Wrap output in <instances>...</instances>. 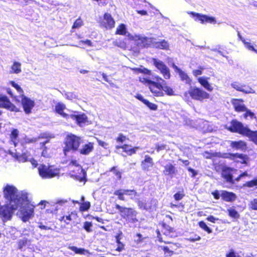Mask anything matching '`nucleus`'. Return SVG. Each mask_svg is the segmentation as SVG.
I'll return each mask as SVG.
<instances>
[{
    "label": "nucleus",
    "instance_id": "8fccbe9b",
    "mask_svg": "<svg viewBox=\"0 0 257 257\" xmlns=\"http://www.w3.org/2000/svg\"><path fill=\"white\" fill-rule=\"evenodd\" d=\"M257 186V179L247 182L244 185V187H253Z\"/></svg>",
    "mask_w": 257,
    "mask_h": 257
},
{
    "label": "nucleus",
    "instance_id": "f704fd0d",
    "mask_svg": "<svg viewBox=\"0 0 257 257\" xmlns=\"http://www.w3.org/2000/svg\"><path fill=\"white\" fill-rule=\"evenodd\" d=\"M19 161H22V162H26V161H30L32 164V165L34 167H36L37 165V161H35L34 159L33 158H28V157L27 156V155L24 154L23 155H22V156H21L19 158H18Z\"/></svg>",
    "mask_w": 257,
    "mask_h": 257
},
{
    "label": "nucleus",
    "instance_id": "412c9836",
    "mask_svg": "<svg viewBox=\"0 0 257 257\" xmlns=\"http://www.w3.org/2000/svg\"><path fill=\"white\" fill-rule=\"evenodd\" d=\"M177 170L174 165L171 163H168L164 166V170L163 171L164 174L166 176H169L172 178L176 175Z\"/></svg>",
    "mask_w": 257,
    "mask_h": 257
},
{
    "label": "nucleus",
    "instance_id": "c756f323",
    "mask_svg": "<svg viewBox=\"0 0 257 257\" xmlns=\"http://www.w3.org/2000/svg\"><path fill=\"white\" fill-rule=\"evenodd\" d=\"M19 132L17 129H13L10 135L11 143L16 147L19 142L18 136Z\"/></svg>",
    "mask_w": 257,
    "mask_h": 257
},
{
    "label": "nucleus",
    "instance_id": "473e14b6",
    "mask_svg": "<svg viewBox=\"0 0 257 257\" xmlns=\"http://www.w3.org/2000/svg\"><path fill=\"white\" fill-rule=\"evenodd\" d=\"M152 46L156 47L157 48L162 49H167L169 48V44L168 43L165 41V40H162L160 42H157L155 43L154 41H153V44Z\"/></svg>",
    "mask_w": 257,
    "mask_h": 257
},
{
    "label": "nucleus",
    "instance_id": "052dcab7",
    "mask_svg": "<svg viewBox=\"0 0 257 257\" xmlns=\"http://www.w3.org/2000/svg\"><path fill=\"white\" fill-rule=\"evenodd\" d=\"M184 196V194L181 192H177L174 195V197L176 200L179 201L181 200L183 196Z\"/></svg>",
    "mask_w": 257,
    "mask_h": 257
},
{
    "label": "nucleus",
    "instance_id": "4c0bfd02",
    "mask_svg": "<svg viewBox=\"0 0 257 257\" xmlns=\"http://www.w3.org/2000/svg\"><path fill=\"white\" fill-rule=\"evenodd\" d=\"M227 212L228 213L229 216L232 218H238L239 217V214L237 212V211L233 208L230 207L228 208Z\"/></svg>",
    "mask_w": 257,
    "mask_h": 257
},
{
    "label": "nucleus",
    "instance_id": "1a4fd4ad",
    "mask_svg": "<svg viewBox=\"0 0 257 257\" xmlns=\"http://www.w3.org/2000/svg\"><path fill=\"white\" fill-rule=\"evenodd\" d=\"M114 195L117 196L118 199L121 201L125 200L124 195L129 196L130 199L136 201L139 196V194L134 189H119L114 191Z\"/></svg>",
    "mask_w": 257,
    "mask_h": 257
},
{
    "label": "nucleus",
    "instance_id": "a211bd4d",
    "mask_svg": "<svg viewBox=\"0 0 257 257\" xmlns=\"http://www.w3.org/2000/svg\"><path fill=\"white\" fill-rule=\"evenodd\" d=\"M115 22L110 14L104 15L102 25L107 29H111L114 27Z\"/></svg>",
    "mask_w": 257,
    "mask_h": 257
},
{
    "label": "nucleus",
    "instance_id": "a18cd8bd",
    "mask_svg": "<svg viewBox=\"0 0 257 257\" xmlns=\"http://www.w3.org/2000/svg\"><path fill=\"white\" fill-rule=\"evenodd\" d=\"M92 227V224L90 222L86 221L84 223L83 228L88 232L92 231L91 229Z\"/></svg>",
    "mask_w": 257,
    "mask_h": 257
},
{
    "label": "nucleus",
    "instance_id": "bb28decb",
    "mask_svg": "<svg viewBox=\"0 0 257 257\" xmlns=\"http://www.w3.org/2000/svg\"><path fill=\"white\" fill-rule=\"evenodd\" d=\"M32 242V240L28 239L26 237H23L22 239H20L18 241V248L21 250H23L24 248L31 245Z\"/></svg>",
    "mask_w": 257,
    "mask_h": 257
},
{
    "label": "nucleus",
    "instance_id": "20e7f679",
    "mask_svg": "<svg viewBox=\"0 0 257 257\" xmlns=\"http://www.w3.org/2000/svg\"><path fill=\"white\" fill-rule=\"evenodd\" d=\"M82 143V140L80 137L74 135H68L65 140V147L64 149V153L65 155L70 152H76L78 150L80 145Z\"/></svg>",
    "mask_w": 257,
    "mask_h": 257
},
{
    "label": "nucleus",
    "instance_id": "a19ab883",
    "mask_svg": "<svg viewBox=\"0 0 257 257\" xmlns=\"http://www.w3.org/2000/svg\"><path fill=\"white\" fill-rule=\"evenodd\" d=\"M69 248L75 252L76 253L80 254H84L87 251L83 248H79L76 246H70Z\"/></svg>",
    "mask_w": 257,
    "mask_h": 257
},
{
    "label": "nucleus",
    "instance_id": "f257e3e1",
    "mask_svg": "<svg viewBox=\"0 0 257 257\" xmlns=\"http://www.w3.org/2000/svg\"><path fill=\"white\" fill-rule=\"evenodd\" d=\"M4 194L12 209L20 208V215L24 222H26L32 216L33 206L29 203L26 192L19 191L13 185H7L4 189Z\"/></svg>",
    "mask_w": 257,
    "mask_h": 257
},
{
    "label": "nucleus",
    "instance_id": "f8f14e48",
    "mask_svg": "<svg viewBox=\"0 0 257 257\" xmlns=\"http://www.w3.org/2000/svg\"><path fill=\"white\" fill-rule=\"evenodd\" d=\"M69 118L75 120L77 124L80 126H82L86 124L88 122L87 116L84 114H78L77 112H74V114H70Z\"/></svg>",
    "mask_w": 257,
    "mask_h": 257
},
{
    "label": "nucleus",
    "instance_id": "774afa93",
    "mask_svg": "<svg viewBox=\"0 0 257 257\" xmlns=\"http://www.w3.org/2000/svg\"><path fill=\"white\" fill-rule=\"evenodd\" d=\"M226 257H241L239 255L236 254L233 251L229 252L226 254Z\"/></svg>",
    "mask_w": 257,
    "mask_h": 257
},
{
    "label": "nucleus",
    "instance_id": "dca6fc26",
    "mask_svg": "<svg viewBox=\"0 0 257 257\" xmlns=\"http://www.w3.org/2000/svg\"><path fill=\"white\" fill-rule=\"evenodd\" d=\"M231 86L236 90L245 93H254V91L251 88L237 82H232Z\"/></svg>",
    "mask_w": 257,
    "mask_h": 257
},
{
    "label": "nucleus",
    "instance_id": "e433bc0d",
    "mask_svg": "<svg viewBox=\"0 0 257 257\" xmlns=\"http://www.w3.org/2000/svg\"><path fill=\"white\" fill-rule=\"evenodd\" d=\"M162 90L164 91L169 95H172L174 94L173 90L167 85L166 82L165 80L164 84H162Z\"/></svg>",
    "mask_w": 257,
    "mask_h": 257
},
{
    "label": "nucleus",
    "instance_id": "3c124183",
    "mask_svg": "<svg viewBox=\"0 0 257 257\" xmlns=\"http://www.w3.org/2000/svg\"><path fill=\"white\" fill-rule=\"evenodd\" d=\"M243 43L245 45V47L249 50L255 52L256 49H255L252 45L249 42H246L245 40H243Z\"/></svg>",
    "mask_w": 257,
    "mask_h": 257
},
{
    "label": "nucleus",
    "instance_id": "4d7b16f0",
    "mask_svg": "<svg viewBox=\"0 0 257 257\" xmlns=\"http://www.w3.org/2000/svg\"><path fill=\"white\" fill-rule=\"evenodd\" d=\"M117 177L118 179H120L121 178V173L116 169L115 167H113L110 170Z\"/></svg>",
    "mask_w": 257,
    "mask_h": 257
},
{
    "label": "nucleus",
    "instance_id": "603ef678",
    "mask_svg": "<svg viewBox=\"0 0 257 257\" xmlns=\"http://www.w3.org/2000/svg\"><path fill=\"white\" fill-rule=\"evenodd\" d=\"M249 207L252 209V210H257V198L254 199L250 201L249 204Z\"/></svg>",
    "mask_w": 257,
    "mask_h": 257
},
{
    "label": "nucleus",
    "instance_id": "37998d69",
    "mask_svg": "<svg viewBox=\"0 0 257 257\" xmlns=\"http://www.w3.org/2000/svg\"><path fill=\"white\" fill-rule=\"evenodd\" d=\"M65 96H66L67 99L71 100L77 98V95L74 92H65Z\"/></svg>",
    "mask_w": 257,
    "mask_h": 257
},
{
    "label": "nucleus",
    "instance_id": "864d4df0",
    "mask_svg": "<svg viewBox=\"0 0 257 257\" xmlns=\"http://www.w3.org/2000/svg\"><path fill=\"white\" fill-rule=\"evenodd\" d=\"M136 70L139 72L145 74L151 75V71L150 70L144 67L137 68Z\"/></svg>",
    "mask_w": 257,
    "mask_h": 257
},
{
    "label": "nucleus",
    "instance_id": "0eeeda50",
    "mask_svg": "<svg viewBox=\"0 0 257 257\" xmlns=\"http://www.w3.org/2000/svg\"><path fill=\"white\" fill-rule=\"evenodd\" d=\"M129 38L135 42L136 44L139 47L143 48L152 46L154 38L143 37L140 35H129Z\"/></svg>",
    "mask_w": 257,
    "mask_h": 257
},
{
    "label": "nucleus",
    "instance_id": "79ce46f5",
    "mask_svg": "<svg viewBox=\"0 0 257 257\" xmlns=\"http://www.w3.org/2000/svg\"><path fill=\"white\" fill-rule=\"evenodd\" d=\"M199 226L203 229L204 230L207 232L208 233H210L212 232V229H210L206 224L203 221H200L199 223Z\"/></svg>",
    "mask_w": 257,
    "mask_h": 257
},
{
    "label": "nucleus",
    "instance_id": "bf43d9fd",
    "mask_svg": "<svg viewBox=\"0 0 257 257\" xmlns=\"http://www.w3.org/2000/svg\"><path fill=\"white\" fill-rule=\"evenodd\" d=\"M167 146L166 145H164V144H157L156 145V149L158 152H159L162 150H166V149H167Z\"/></svg>",
    "mask_w": 257,
    "mask_h": 257
},
{
    "label": "nucleus",
    "instance_id": "423d86ee",
    "mask_svg": "<svg viewBox=\"0 0 257 257\" xmlns=\"http://www.w3.org/2000/svg\"><path fill=\"white\" fill-rule=\"evenodd\" d=\"M115 208L120 212V216L126 221L135 223L138 221L136 217L138 212L133 208H128L116 204Z\"/></svg>",
    "mask_w": 257,
    "mask_h": 257
},
{
    "label": "nucleus",
    "instance_id": "09e8293b",
    "mask_svg": "<svg viewBox=\"0 0 257 257\" xmlns=\"http://www.w3.org/2000/svg\"><path fill=\"white\" fill-rule=\"evenodd\" d=\"M83 25V21L80 18L77 19L74 22L72 28L73 29H78L82 26Z\"/></svg>",
    "mask_w": 257,
    "mask_h": 257
},
{
    "label": "nucleus",
    "instance_id": "0e129e2a",
    "mask_svg": "<svg viewBox=\"0 0 257 257\" xmlns=\"http://www.w3.org/2000/svg\"><path fill=\"white\" fill-rule=\"evenodd\" d=\"M206 219L209 221H210L211 222H213V223H215L216 222V221H217L219 220L218 218H215V217H214L212 215H210Z\"/></svg>",
    "mask_w": 257,
    "mask_h": 257
},
{
    "label": "nucleus",
    "instance_id": "58836bf2",
    "mask_svg": "<svg viewBox=\"0 0 257 257\" xmlns=\"http://www.w3.org/2000/svg\"><path fill=\"white\" fill-rule=\"evenodd\" d=\"M126 33V29L125 26L121 24L117 28L116 30V34L118 35H123Z\"/></svg>",
    "mask_w": 257,
    "mask_h": 257
},
{
    "label": "nucleus",
    "instance_id": "ddd939ff",
    "mask_svg": "<svg viewBox=\"0 0 257 257\" xmlns=\"http://www.w3.org/2000/svg\"><path fill=\"white\" fill-rule=\"evenodd\" d=\"M0 107L13 111H18L17 108L10 101L8 97L3 95H0Z\"/></svg>",
    "mask_w": 257,
    "mask_h": 257
},
{
    "label": "nucleus",
    "instance_id": "39448f33",
    "mask_svg": "<svg viewBox=\"0 0 257 257\" xmlns=\"http://www.w3.org/2000/svg\"><path fill=\"white\" fill-rule=\"evenodd\" d=\"M38 171L40 176L43 179H50L59 175V169L53 166L40 165L38 167Z\"/></svg>",
    "mask_w": 257,
    "mask_h": 257
},
{
    "label": "nucleus",
    "instance_id": "de8ad7c7",
    "mask_svg": "<svg viewBox=\"0 0 257 257\" xmlns=\"http://www.w3.org/2000/svg\"><path fill=\"white\" fill-rule=\"evenodd\" d=\"M90 207V203L89 202H84L80 207V211H85L87 210Z\"/></svg>",
    "mask_w": 257,
    "mask_h": 257
},
{
    "label": "nucleus",
    "instance_id": "2f4dec72",
    "mask_svg": "<svg viewBox=\"0 0 257 257\" xmlns=\"http://www.w3.org/2000/svg\"><path fill=\"white\" fill-rule=\"evenodd\" d=\"M76 215V214L74 212H71L70 213L68 214V215L61 216L59 218V220L61 221H63L66 224H68L72 220V218L75 217Z\"/></svg>",
    "mask_w": 257,
    "mask_h": 257
},
{
    "label": "nucleus",
    "instance_id": "c85d7f7f",
    "mask_svg": "<svg viewBox=\"0 0 257 257\" xmlns=\"http://www.w3.org/2000/svg\"><path fill=\"white\" fill-rule=\"evenodd\" d=\"M116 148L117 149H122L123 150V151L126 153L128 155H132L133 154H135L137 150L139 149L138 147L132 148L131 146L127 145H124L122 146H117Z\"/></svg>",
    "mask_w": 257,
    "mask_h": 257
},
{
    "label": "nucleus",
    "instance_id": "72a5a7b5",
    "mask_svg": "<svg viewBox=\"0 0 257 257\" xmlns=\"http://www.w3.org/2000/svg\"><path fill=\"white\" fill-rule=\"evenodd\" d=\"M136 201L137 202L139 207L141 209L148 210L151 208V205L146 200L137 199Z\"/></svg>",
    "mask_w": 257,
    "mask_h": 257
},
{
    "label": "nucleus",
    "instance_id": "e2e57ef3",
    "mask_svg": "<svg viewBox=\"0 0 257 257\" xmlns=\"http://www.w3.org/2000/svg\"><path fill=\"white\" fill-rule=\"evenodd\" d=\"M126 140V137L122 134H119L117 137L116 141L118 142L123 143Z\"/></svg>",
    "mask_w": 257,
    "mask_h": 257
},
{
    "label": "nucleus",
    "instance_id": "cd10ccee",
    "mask_svg": "<svg viewBox=\"0 0 257 257\" xmlns=\"http://www.w3.org/2000/svg\"><path fill=\"white\" fill-rule=\"evenodd\" d=\"M230 146L233 148L241 151L245 150L246 149V143L243 141L231 142Z\"/></svg>",
    "mask_w": 257,
    "mask_h": 257
},
{
    "label": "nucleus",
    "instance_id": "4be33fe9",
    "mask_svg": "<svg viewBox=\"0 0 257 257\" xmlns=\"http://www.w3.org/2000/svg\"><path fill=\"white\" fill-rule=\"evenodd\" d=\"M65 109L66 106L63 103L58 102L55 105V110L56 112L61 115L63 117L68 119L69 118L70 114L63 112L64 110Z\"/></svg>",
    "mask_w": 257,
    "mask_h": 257
},
{
    "label": "nucleus",
    "instance_id": "9d476101",
    "mask_svg": "<svg viewBox=\"0 0 257 257\" xmlns=\"http://www.w3.org/2000/svg\"><path fill=\"white\" fill-rule=\"evenodd\" d=\"M153 65L160 71L164 78L168 79L170 77V70L162 61L154 58L152 60Z\"/></svg>",
    "mask_w": 257,
    "mask_h": 257
},
{
    "label": "nucleus",
    "instance_id": "7c9ffc66",
    "mask_svg": "<svg viewBox=\"0 0 257 257\" xmlns=\"http://www.w3.org/2000/svg\"><path fill=\"white\" fill-rule=\"evenodd\" d=\"M22 72L21 64L19 62H14L13 64L11 67L10 71V74H19Z\"/></svg>",
    "mask_w": 257,
    "mask_h": 257
},
{
    "label": "nucleus",
    "instance_id": "a878e982",
    "mask_svg": "<svg viewBox=\"0 0 257 257\" xmlns=\"http://www.w3.org/2000/svg\"><path fill=\"white\" fill-rule=\"evenodd\" d=\"M221 196L223 200L227 202L234 201L236 198V196L234 193L226 191H222Z\"/></svg>",
    "mask_w": 257,
    "mask_h": 257
},
{
    "label": "nucleus",
    "instance_id": "ea45409f",
    "mask_svg": "<svg viewBox=\"0 0 257 257\" xmlns=\"http://www.w3.org/2000/svg\"><path fill=\"white\" fill-rule=\"evenodd\" d=\"M69 167L75 166L77 168L78 171H80L81 173H83V175H84L85 172L82 167L79 165L78 162L76 160H72L69 164Z\"/></svg>",
    "mask_w": 257,
    "mask_h": 257
},
{
    "label": "nucleus",
    "instance_id": "f3484780",
    "mask_svg": "<svg viewBox=\"0 0 257 257\" xmlns=\"http://www.w3.org/2000/svg\"><path fill=\"white\" fill-rule=\"evenodd\" d=\"M94 150V144L91 142H88L87 144L83 145L80 149H78V152L83 155H88Z\"/></svg>",
    "mask_w": 257,
    "mask_h": 257
},
{
    "label": "nucleus",
    "instance_id": "aec40b11",
    "mask_svg": "<svg viewBox=\"0 0 257 257\" xmlns=\"http://www.w3.org/2000/svg\"><path fill=\"white\" fill-rule=\"evenodd\" d=\"M224 158H228L231 160H234L236 162H239L241 163L245 162V156L240 154H225L224 155Z\"/></svg>",
    "mask_w": 257,
    "mask_h": 257
},
{
    "label": "nucleus",
    "instance_id": "4468645a",
    "mask_svg": "<svg viewBox=\"0 0 257 257\" xmlns=\"http://www.w3.org/2000/svg\"><path fill=\"white\" fill-rule=\"evenodd\" d=\"M191 14L193 16L196 17V20L200 21L202 24H204V23L215 24L216 22L215 18L213 17H209L204 15H200L193 12H192Z\"/></svg>",
    "mask_w": 257,
    "mask_h": 257
},
{
    "label": "nucleus",
    "instance_id": "6ab92c4d",
    "mask_svg": "<svg viewBox=\"0 0 257 257\" xmlns=\"http://www.w3.org/2000/svg\"><path fill=\"white\" fill-rule=\"evenodd\" d=\"M15 209H12L10 205H0V215L5 219H9L11 216V213Z\"/></svg>",
    "mask_w": 257,
    "mask_h": 257
},
{
    "label": "nucleus",
    "instance_id": "7ed1b4c3",
    "mask_svg": "<svg viewBox=\"0 0 257 257\" xmlns=\"http://www.w3.org/2000/svg\"><path fill=\"white\" fill-rule=\"evenodd\" d=\"M154 79L156 81L150 80L147 77L141 79V81L147 84L150 90L155 96H162V84H164V80L158 76H155Z\"/></svg>",
    "mask_w": 257,
    "mask_h": 257
},
{
    "label": "nucleus",
    "instance_id": "6e6552de",
    "mask_svg": "<svg viewBox=\"0 0 257 257\" xmlns=\"http://www.w3.org/2000/svg\"><path fill=\"white\" fill-rule=\"evenodd\" d=\"M188 93L192 99L201 101L208 99L210 97L209 94L207 92L196 87H191Z\"/></svg>",
    "mask_w": 257,
    "mask_h": 257
},
{
    "label": "nucleus",
    "instance_id": "680f3d73",
    "mask_svg": "<svg viewBox=\"0 0 257 257\" xmlns=\"http://www.w3.org/2000/svg\"><path fill=\"white\" fill-rule=\"evenodd\" d=\"M40 139V137L39 138H26L25 139V142L26 143H33L37 142L39 139Z\"/></svg>",
    "mask_w": 257,
    "mask_h": 257
},
{
    "label": "nucleus",
    "instance_id": "b1692460",
    "mask_svg": "<svg viewBox=\"0 0 257 257\" xmlns=\"http://www.w3.org/2000/svg\"><path fill=\"white\" fill-rule=\"evenodd\" d=\"M209 77H200L198 78V81L206 90H207L209 91H212L213 89V87H212L211 84L209 83Z\"/></svg>",
    "mask_w": 257,
    "mask_h": 257
},
{
    "label": "nucleus",
    "instance_id": "69168bd1",
    "mask_svg": "<svg viewBox=\"0 0 257 257\" xmlns=\"http://www.w3.org/2000/svg\"><path fill=\"white\" fill-rule=\"evenodd\" d=\"M124 245L121 242L117 244L116 250L118 251H121L124 249Z\"/></svg>",
    "mask_w": 257,
    "mask_h": 257
},
{
    "label": "nucleus",
    "instance_id": "338daca9",
    "mask_svg": "<svg viewBox=\"0 0 257 257\" xmlns=\"http://www.w3.org/2000/svg\"><path fill=\"white\" fill-rule=\"evenodd\" d=\"M30 230L27 229H24L21 231V234L24 236H29Z\"/></svg>",
    "mask_w": 257,
    "mask_h": 257
},
{
    "label": "nucleus",
    "instance_id": "c9c22d12",
    "mask_svg": "<svg viewBox=\"0 0 257 257\" xmlns=\"http://www.w3.org/2000/svg\"><path fill=\"white\" fill-rule=\"evenodd\" d=\"M181 80L185 81L187 84H190L191 82V79L189 77L188 75L183 71H180L179 73Z\"/></svg>",
    "mask_w": 257,
    "mask_h": 257
},
{
    "label": "nucleus",
    "instance_id": "49530a36",
    "mask_svg": "<svg viewBox=\"0 0 257 257\" xmlns=\"http://www.w3.org/2000/svg\"><path fill=\"white\" fill-rule=\"evenodd\" d=\"M65 203H66V201L65 200H61L58 201L54 205V210L57 211L60 209L61 208L60 207L63 206Z\"/></svg>",
    "mask_w": 257,
    "mask_h": 257
},
{
    "label": "nucleus",
    "instance_id": "9b49d317",
    "mask_svg": "<svg viewBox=\"0 0 257 257\" xmlns=\"http://www.w3.org/2000/svg\"><path fill=\"white\" fill-rule=\"evenodd\" d=\"M21 101L26 113L29 114L35 105L34 100L22 94L20 96Z\"/></svg>",
    "mask_w": 257,
    "mask_h": 257
},
{
    "label": "nucleus",
    "instance_id": "5701e85b",
    "mask_svg": "<svg viewBox=\"0 0 257 257\" xmlns=\"http://www.w3.org/2000/svg\"><path fill=\"white\" fill-rule=\"evenodd\" d=\"M232 103L235 111L237 112H243L246 110V107L242 100L235 99L232 101Z\"/></svg>",
    "mask_w": 257,
    "mask_h": 257
},
{
    "label": "nucleus",
    "instance_id": "13d9d810",
    "mask_svg": "<svg viewBox=\"0 0 257 257\" xmlns=\"http://www.w3.org/2000/svg\"><path fill=\"white\" fill-rule=\"evenodd\" d=\"M200 236L197 234H194L193 236H190L187 238L188 240L190 241L191 242H194L195 241L199 240H200Z\"/></svg>",
    "mask_w": 257,
    "mask_h": 257
},
{
    "label": "nucleus",
    "instance_id": "f03ea898",
    "mask_svg": "<svg viewBox=\"0 0 257 257\" xmlns=\"http://www.w3.org/2000/svg\"><path fill=\"white\" fill-rule=\"evenodd\" d=\"M226 128L231 132L236 133L247 137L250 141L255 144L257 139V131H253L247 126H244L243 123L237 120H232L229 125H226Z\"/></svg>",
    "mask_w": 257,
    "mask_h": 257
},
{
    "label": "nucleus",
    "instance_id": "6e6d98bb",
    "mask_svg": "<svg viewBox=\"0 0 257 257\" xmlns=\"http://www.w3.org/2000/svg\"><path fill=\"white\" fill-rule=\"evenodd\" d=\"M11 85L14 87H15L17 90L20 93L22 94H23V89L21 88V87L17 83H16L14 81H11Z\"/></svg>",
    "mask_w": 257,
    "mask_h": 257
},
{
    "label": "nucleus",
    "instance_id": "2eb2a0df",
    "mask_svg": "<svg viewBox=\"0 0 257 257\" xmlns=\"http://www.w3.org/2000/svg\"><path fill=\"white\" fill-rule=\"evenodd\" d=\"M232 171L233 169L227 167H224L222 169L221 173L222 177L226 180V181L231 184L234 183V180H233V176L232 175Z\"/></svg>",
    "mask_w": 257,
    "mask_h": 257
},
{
    "label": "nucleus",
    "instance_id": "5fc2aeb1",
    "mask_svg": "<svg viewBox=\"0 0 257 257\" xmlns=\"http://www.w3.org/2000/svg\"><path fill=\"white\" fill-rule=\"evenodd\" d=\"M145 104L151 109L155 110L157 109V105L154 103L149 102L148 100L145 101Z\"/></svg>",
    "mask_w": 257,
    "mask_h": 257
},
{
    "label": "nucleus",
    "instance_id": "c03bdc74",
    "mask_svg": "<svg viewBox=\"0 0 257 257\" xmlns=\"http://www.w3.org/2000/svg\"><path fill=\"white\" fill-rule=\"evenodd\" d=\"M245 113L243 114V116L245 118H247L249 117L250 119L256 118L254 113L251 111L250 110L246 108V110L244 111Z\"/></svg>",
    "mask_w": 257,
    "mask_h": 257
},
{
    "label": "nucleus",
    "instance_id": "393cba45",
    "mask_svg": "<svg viewBox=\"0 0 257 257\" xmlns=\"http://www.w3.org/2000/svg\"><path fill=\"white\" fill-rule=\"evenodd\" d=\"M153 159L150 156L146 155L145 160L142 162V168L144 170L149 171L153 166Z\"/></svg>",
    "mask_w": 257,
    "mask_h": 257
}]
</instances>
